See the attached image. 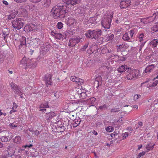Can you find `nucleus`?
Masks as SVG:
<instances>
[{
	"mask_svg": "<svg viewBox=\"0 0 158 158\" xmlns=\"http://www.w3.org/2000/svg\"><path fill=\"white\" fill-rule=\"evenodd\" d=\"M69 9V7L67 8L66 5L56 6L52 8L51 13L55 19L63 18L65 17Z\"/></svg>",
	"mask_w": 158,
	"mask_h": 158,
	"instance_id": "f257e3e1",
	"label": "nucleus"
},
{
	"mask_svg": "<svg viewBox=\"0 0 158 158\" xmlns=\"http://www.w3.org/2000/svg\"><path fill=\"white\" fill-rule=\"evenodd\" d=\"M40 56H39L36 59H30L26 57H23L20 61V63L26 69L27 68H34L37 65L36 60H39L40 59Z\"/></svg>",
	"mask_w": 158,
	"mask_h": 158,
	"instance_id": "f03ea898",
	"label": "nucleus"
},
{
	"mask_svg": "<svg viewBox=\"0 0 158 158\" xmlns=\"http://www.w3.org/2000/svg\"><path fill=\"white\" fill-rule=\"evenodd\" d=\"M14 38L15 45L18 47L19 49L25 50L26 44V38L20 36L18 34H16L14 35Z\"/></svg>",
	"mask_w": 158,
	"mask_h": 158,
	"instance_id": "7ed1b4c3",
	"label": "nucleus"
},
{
	"mask_svg": "<svg viewBox=\"0 0 158 158\" xmlns=\"http://www.w3.org/2000/svg\"><path fill=\"white\" fill-rule=\"evenodd\" d=\"M113 15V12L109 11L104 15L102 21V25L104 28H110Z\"/></svg>",
	"mask_w": 158,
	"mask_h": 158,
	"instance_id": "20e7f679",
	"label": "nucleus"
},
{
	"mask_svg": "<svg viewBox=\"0 0 158 158\" xmlns=\"http://www.w3.org/2000/svg\"><path fill=\"white\" fill-rule=\"evenodd\" d=\"M10 85L15 93L18 94L21 98L23 97V91L21 88L19 87L17 85L13 82L10 83Z\"/></svg>",
	"mask_w": 158,
	"mask_h": 158,
	"instance_id": "39448f33",
	"label": "nucleus"
},
{
	"mask_svg": "<svg viewBox=\"0 0 158 158\" xmlns=\"http://www.w3.org/2000/svg\"><path fill=\"white\" fill-rule=\"evenodd\" d=\"M21 18L16 19L12 22L13 27L16 30H19L22 28L23 23L21 21Z\"/></svg>",
	"mask_w": 158,
	"mask_h": 158,
	"instance_id": "423d86ee",
	"label": "nucleus"
},
{
	"mask_svg": "<svg viewBox=\"0 0 158 158\" xmlns=\"http://www.w3.org/2000/svg\"><path fill=\"white\" fill-rule=\"evenodd\" d=\"M134 34V31L131 30L129 32L124 34L123 35L122 38L124 40L132 42L133 40L132 38Z\"/></svg>",
	"mask_w": 158,
	"mask_h": 158,
	"instance_id": "0eeeda50",
	"label": "nucleus"
},
{
	"mask_svg": "<svg viewBox=\"0 0 158 158\" xmlns=\"http://www.w3.org/2000/svg\"><path fill=\"white\" fill-rule=\"evenodd\" d=\"M94 36L95 39H98V43L102 44L103 42V39L102 37H99L101 34V30L100 29H97L96 30H94Z\"/></svg>",
	"mask_w": 158,
	"mask_h": 158,
	"instance_id": "6e6552de",
	"label": "nucleus"
},
{
	"mask_svg": "<svg viewBox=\"0 0 158 158\" xmlns=\"http://www.w3.org/2000/svg\"><path fill=\"white\" fill-rule=\"evenodd\" d=\"M158 13H156L153 14L152 17H150L147 18H142L141 19V21L143 23L146 24L150 23L156 20V16L158 17Z\"/></svg>",
	"mask_w": 158,
	"mask_h": 158,
	"instance_id": "1a4fd4ad",
	"label": "nucleus"
},
{
	"mask_svg": "<svg viewBox=\"0 0 158 158\" xmlns=\"http://www.w3.org/2000/svg\"><path fill=\"white\" fill-rule=\"evenodd\" d=\"M63 1L70 7L79 3L81 0H63Z\"/></svg>",
	"mask_w": 158,
	"mask_h": 158,
	"instance_id": "9d476101",
	"label": "nucleus"
},
{
	"mask_svg": "<svg viewBox=\"0 0 158 158\" xmlns=\"http://www.w3.org/2000/svg\"><path fill=\"white\" fill-rule=\"evenodd\" d=\"M37 26L34 24H27L24 27V31H37Z\"/></svg>",
	"mask_w": 158,
	"mask_h": 158,
	"instance_id": "9b49d317",
	"label": "nucleus"
},
{
	"mask_svg": "<svg viewBox=\"0 0 158 158\" xmlns=\"http://www.w3.org/2000/svg\"><path fill=\"white\" fill-rule=\"evenodd\" d=\"M50 48L49 45L44 44L41 47L40 51V55L43 56L46 55L49 51Z\"/></svg>",
	"mask_w": 158,
	"mask_h": 158,
	"instance_id": "f8f14e48",
	"label": "nucleus"
},
{
	"mask_svg": "<svg viewBox=\"0 0 158 158\" xmlns=\"http://www.w3.org/2000/svg\"><path fill=\"white\" fill-rule=\"evenodd\" d=\"M18 146L15 145L11 144L9 145L7 147V150L8 153H10V155L12 156L15 152V150Z\"/></svg>",
	"mask_w": 158,
	"mask_h": 158,
	"instance_id": "ddd939ff",
	"label": "nucleus"
},
{
	"mask_svg": "<svg viewBox=\"0 0 158 158\" xmlns=\"http://www.w3.org/2000/svg\"><path fill=\"white\" fill-rule=\"evenodd\" d=\"M52 76L51 74L46 75L44 77L43 80L45 81L46 85L47 86L51 85L52 83Z\"/></svg>",
	"mask_w": 158,
	"mask_h": 158,
	"instance_id": "4468645a",
	"label": "nucleus"
},
{
	"mask_svg": "<svg viewBox=\"0 0 158 158\" xmlns=\"http://www.w3.org/2000/svg\"><path fill=\"white\" fill-rule=\"evenodd\" d=\"M80 38L78 37L71 39L69 40V46L70 47H73L75 46L77 43L80 41Z\"/></svg>",
	"mask_w": 158,
	"mask_h": 158,
	"instance_id": "2eb2a0df",
	"label": "nucleus"
},
{
	"mask_svg": "<svg viewBox=\"0 0 158 158\" xmlns=\"http://www.w3.org/2000/svg\"><path fill=\"white\" fill-rule=\"evenodd\" d=\"M130 1H124L120 2V7L122 9L126 8L130 5Z\"/></svg>",
	"mask_w": 158,
	"mask_h": 158,
	"instance_id": "dca6fc26",
	"label": "nucleus"
},
{
	"mask_svg": "<svg viewBox=\"0 0 158 158\" xmlns=\"http://www.w3.org/2000/svg\"><path fill=\"white\" fill-rule=\"evenodd\" d=\"M75 21V19L70 17L66 18L65 20V23L69 26L73 24Z\"/></svg>",
	"mask_w": 158,
	"mask_h": 158,
	"instance_id": "f3484780",
	"label": "nucleus"
},
{
	"mask_svg": "<svg viewBox=\"0 0 158 158\" xmlns=\"http://www.w3.org/2000/svg\"><path fill=\"white\" fill-rule=\"evenodd\" d=\"M136 71L135 70H131L129 72V73L128 74L127 76V79L128 80H131L136 77Z\"/></svg>",
	"mask_w": 158,
	"mask_h": 158,
	"instance_id": "a211bd4d",
	"label": "nucleus"
},
{
	"mask_svg": "<svg viewBox=\"0 0 158 158\" xmlns=\"http://www.w3.org/2000/svg\"><path fill=\"white\" fill-rule=\"evenodd\" d=\"M25 7V9H24L23 8H21V11H23L22 12V13H26L27 12V10H32L34 9V6L33 5H26Z\"/></svg>",
	"mask_w": 158,
	"mask_h": 158,
	"instance_id": "6ab92c4d",
	"label": "nucleus"
},
{
	"mask_svg": "<svg viewBox=\"0 0 158 158\" xmlns=\"http://www.w3.org/2000/svg\"><path fill=\"white\" fill-rule=\"evenodd\" d=\"M93 48H94V50L92 51V48H91L90 49L87 50V52L88 53L90 54L91 52L94 54H96V55L98 54V48L97 45H94L93 47Z\"/></svg>",
	"mask_w": 158,
	"mask_h": 158,
	"instance_id": "aec40b11",
	"label": "nucleus"
},
{
	"mask_svg": "<svg viewBox=\"0 0 158 158\" xmlns=\"http://www.w3.org/2000/svg\"><path fill=\"white\" fill-rule=\"evenodd\" d=\"M51 35L54 36L55 39L58 40H61L63 38V36L61 34L56 33L53 31L51 32Z\"/></svg>",
	"mask_w": 158,
	"mask_h": 158,
	"instance_id": "412c9836",
	"label": "nucleus"
},
{
	"mask_svg": "<svg viewBox=\"0 0 158 158\" xmlns=\"http://www.w3.org/2000/svg\"><path fill=\"white\" fill-rule=\"evenodd\" d=\"M94 30H89L85 33V35L87 37L91 39H93L94 38Z\"/></svg>",
	"mask_w": 158,
	"mask_h": 158,
	"instance_id": "4be33fe9",
	"label": "nucleus"
},
{
	"mask_svg": "<svg viewBox=\"0 0 158 158\" xmlns=\"http://www.w3.org/2000/svg\"><path fill=\"white\" fill-rule=\"evenodd\" d=\"M155 66L153 64H151L148 66L145 69L144 72L145 73H150L154 69Z\"/></svg>",
	"mask_w": 158,
	"mask_h": 158,
	"instance_id": "5701e85b",
	"label": "nucleus"
},
{
	"mask_svg": "<svg viewBox=\"0 0 158 158\" xmlns=\"http://www.w3.org/2000/svg\"><path fill=\"white\" fill-rule=\"evenodd\" d=\"M32 43H33V46L34 48H35L38 47L40 45V43L39 39L37 38L33 40Z\"/></svg>",
	"mask_w": 158,
	"mask_h": 158,
	"instance_id": "b1692460",
	"label": "nucleus"
},
{
	"mask_svg": "<svg viewBox=\"0 0 158 158\" xmlns=\"http://www.w3.org/2000/svg\"><path fill=\"white\" fill-rule=\"evenodd\" d=\"M158 44V40L156 39L152 40L150 43V46L154 48H156Z\"/></svg>",
	"mask_w": 158,
	"mask_h": 158,
	"instance_id": "393cba45",
	"label": "nucleus"
},
{
	"mask_svg": "<svg viewBox=\"0 0 158 158\" xmlns=\"http://www.w3.org/2000/svg\"><path fill=\"white\" fill-rule=\"evenodd\" d=\"M73 31H70L68 30L65 31L63 33V37L64 39L66 38L67 37H69L71 35H73Z\"/></svg>",
	"mask_w": 158,
	"mask_h": 158,
	"instance_id": "a878e982",
	"label": "nucleus"
},
{
	"mask_svg": "<svg viewBox=\"0 0 158 158\" xmlns=\"http://www.w3.org/2000/svg\"><path fill=\"white\" fill-rule=\"evenodd\" d=\"M111 57L112 59H113L115 61H118L119 60L122 61H124L125 59L124 58H119V56H115L114 55H113L111 56Z\"/></svg>",
	"mask_w": 158,
	"mask_h": 158,
	"instance_id": "bb28decb",
	"label": "nucleus"
},
{
	"mask_svg": "<svg viewBox=\"0 0 158 158\" xmlns=\"http://www.w3.org/2000/svg\"><path fill=\"white\" fill-rule=\"evenodd\" d=\"M154 146V144L150 143L147 144L146 148L148 151L152 150Z\"/></svg>",
	"mask_w": 158,
	"mask_h": 158,
	"instance_id": "cd10ccee",
	"label": "nucleus"
},
{
	"mask_svg": "<svg viewBox=\"0 0 158 158\" xmlns=\"http://www.w3.org/2000/svg\"><path fill=\"white\" fill-rule=\"evenodd\" d=\"M127 67L126 65H122L120 66L118 69V71L119 72H123L127 69Z\"/></svg>",
	"mask_w": 158,
	"mask_h": 158,
	"instance_id": "c85d7f7f",
	"label": "nucleus"
},
{
	"mask_svg": "<svg viewBox=\"0 0 158 158\" xmlns=\"http://www.w3.org/2000/svg\"><path fill=\"white\" fill-rule=\"evenodd\" d=\"M18 107V106L17 105L16 103L15 102H13L12 110L10 112V114H11L13 113H15L17 111L16 109Z\"/></svg>",
	"mask_w": 158,
	"mask_h": 158,
	"instance_id": "c756f323",
	"label": "nucleus"
},
{
	"mask_svg": "<svg viewBox=\"0 0 158 158\" xmlns=\"http://www.w3.org/2000/svg\"><path fill=\"white\" fill-rule=\"evenodd\" d=\"M21 139L20 136L18 135L15 137L14 139V142L17 144H19L21 143Z\"/></svg>",
	"mask_w": 158,
	"mask_h": 158,
	"instance_id": "7c9ffc66",
	"label": "nucleus"
},
{
	"mask_svg": "<svg viewBox=\"0 0 158 158\" xmlns=\"http://www.w3.org/2000/svg\"><path fill=\"white\" fill-rule=\"evenodd\" d=\"M3 34L4 35V39H6V37L9 34V29L7 28H4L2 30Z\"/></svg>",
	"mask_w": 158,
	"mask_h": 158,
	"instance_id": "2f4dec72",
	"label": "nucleus"
},
{
	"mask_svg": "<svg viewBox=\"0 0 158 158\" xmlns=\"http://www.w3.org/2000/svg\"><path fill=\"white\" fill-rule=\"evenodd\" d=\"M50 0H44L42 4L45 7H48L50 6Z\"/></svg>",
	"mask_w": 158,
	"mask_h": 158,
	"instance_id": "473e14b6",
	"label": "nucleus"
},
{
	"mask_svg": "<svg viewBox=\"0 0 158 158\" xmlns=\"http://www.w3.org/2000/svg\"><path fill=\"white\" fill-rule=\"evenodd\" d=\"M55 115V114L54 112L49 113L47 114V118L48 120H50L52 119Z\"/></svg>",
	"mask_w": 158,
	"mask_h": 158,
	"instance_id": "72a5a7b5",
	"label": "nucleus"
},
{
	"mask_svg": "<svg viewBox=\"0 0 158 158\" xmlns=\"http://www.w3.org/2000/svg\"><path fill=\"white\" fill-rule=\"evenodd\" d=\"M75 79V82L77 83L78 85H81L82 83H83V80L82 79L77 77H76Z\"/></svg>",
	"mask_w": 158,
	"mask_h": 158,
	"instance_id": "f704fd0d",
	"label": "nucleus"
},
{
	"mask_svg": "<svg viewBox=\"0 0 158 158\" xmlns=\"http://www.w3.org/2000/svg\"><path fill=\"white\" fill-rule=\"evenodd\" d=\"M144 38L143 34V33H141L139 35L137 40L140 42H141L143 40Z\"/></svg>",
	"mask_w": 158,
	"mask_h": 158,
	"instance_id": "c9c22d12",
	"label": "nucleus"
},
{
	"mask_svg": "<svg viewBox=\"0 0 158 158\" xmlns=\"http://www.w3.org/2000/svg\"><path fill=\"white\" fill-rule=\"evenodd\" d=\"M84 90L82 89L79 88H76L75 91L78 96L83 92Z\"/></svg>",
	"mask_w": 158,
	"mask_h": 158,
	"instance_id": "e433bc0d",
	"label": "nucleus"
},
{
	"mask_svg": "<svg viewBox=\"0 0 158 158\" xmlns=\"http://www.w3.org/2000/svg\"><path fill=\"white\" fill-rule=\"evenodd\" d=\"M87 95L86 94V92L84 90L83 92L79 96L80 98L81 99H83L86 97Z\"/></svg>",
	"mask_w": 158,
	"mask_h": 158,
	"instance_id": "4c0bfd02",
	"label": "nucleus"
},
{
	"mask_svg": "<svg viewBox=\"0 0 158 158\" xmlns=\"http://www.w3.org/2000/svg\"><path fill=\"white\" fill-rule=\"evenodd\" d=\"M1 139V141L3 142H7L10 140V139H9L8 137L6 136H2Z\"/></svg>",
	"mask_w": 158,
	"mask_h": 158,
	"instance_id": "58836bf2",
	"label": "nucleus"
},
{
	"mask_svg": "<svg viewBox=\"0 0 158 158\" xmlns=\"http://www.w3.org/2000/svg\"><path fill=\"white\" fill-rule=\"evenodd\" d=\"M134 132L133 133L131 132H130V133L129 132H126L123 134L122 135L123 137L124 138H126L129 135H131L132 134H134Z\"/></svg>",
	"mask_w": 158,
	"mask_h": 158,
	"instance_id": "ea45409f",
	"label": "nucleus"
},
{
	"mask_svg": "<svg viewBox=\"0 0 158 158\" xmlns=\"http://www.w3.org/2000/svg\"><path fill=\"white\" fill-rule=\"evenodd\" d=\"M114 37V35L112 34L110 35H106V40L107 41H109L112 40L113 39Z\"/></svg>",
	"mask_w": 158,
	"mask_h": 158,
	"instance_id": "a19ab883",
	"label": "nucleus"
},
{
	"mask_svg": "<svg viewBox=\"0 0 158 158\" xmlns=\"http://www.w3.org/2000/svg\"><path fill=\"white\" fill-rule=\"evenodd\" d=\"M77 12L78 13L81 15H83L85 13V11L83 8L81 7L78 9Z\"/></svg>",
	"mask_w": 158,
	"mask_h": 158,
	"instance_id": "79ce46f5",
	"label": "nucleus"
},
{
	"mask_svg": "<svg viewBox=\"0 0 158 158\" xmlns=\"http://www.w3.org/2000/svg\"><path fill=\"white\" fill-rule=\"evenodd\" d=\"M49 106L48 105V102H46L44 103H42L41 104L40 106V108H46L48 107Z\"/></svg>",
	"mask_w": 158,
	"mask_h": 158,
	"instance_id": "37998d69",
	"label": "nucleus"
},
{
	"mask_svg": "<svg viewBox=\"0 0 158 158\" xmlns=\"http://www.w3.org/2000/svg\"><path fill=\"white\" fill-rule=\"evenodd\" d=\"M158 25L154 26L153 27H152L151 29L152 31V33H154V32L158 31Z\"/></svg>",
	"mask_w": 158,
	"mask_h": 158,
	"instance_id": "c03bdc74",
	"label": "nucleus"
},
{
	"mask_svg": "<svg viewBox=\"0 0 158 158\" xmlns=\"http://www.w3.org/2000/svg\"><path fill=\"white\" fill-rule=\"evenodd\" d=\"M106 130L107 132H111L114 131V128L111 126H109L106 128Z\"/></svg>",
	"mask_w": 158,
	"mask_h": 158,
	"instance_id": "a18cd8bd",
	"label": "nucleus"
},
{
	"mask_svg": "<svg viewBox=\"0 0 158 158\" xmlns=\"http://www.w3.org/2000/svg\"><path fill=\"white\" fill-rule=\"evenodd\" d=\"M95 77L96 81H97L98 82L102 81V78L101 76L97 75L95 76Z\"/></svg>",
	"mask_w": 158,
	"mask_h": 158,
	"instance_id": "49530a36",
	"label": "nucleus"
},
{
	"mask_svg": "<svg viewBox=\"0 0 158 158\" xmlns=\"http://www.w3.org/2000/svg\"><path fill=\"white\" fill-rule=\"evenodd\" d=\"M96 100V98L94 97H92L88 100V102L91 104H94Z\"/></svg>",
	"mask_w": 158,
	"mask_h": 158,
	"instance_id": "de8ad7c7",
	"label": "nucleus"
},
{
	"mask_svg": "<svg viewBox=\"0 0 158 158\" xmlns=\"http://www.w3.org/2000/svg\"><path fill=\"white\" fill-rule=\"evenodd\" d=\"M122 107L120 106V107H119L118 108H114L112 109L111 110V111L112 112H118L119 111L121 110V108Z\"/></svg>",
	"mask_w": 158,
	"mask_h": 158,
	"instance_id": "09e8293b",
	"label": "nucleus"
},
{
	"mask_svg": "<svg viewBox=\"0 0 158 158\" xmlns=\"http://www.w3.org/2000/svg\"><path fill=\"white\" fill-rule=\"evenodd\" d=\"M158 83V80H156L155 81L153 82L152 84L148 85V86L149 87H154L157 85Z\"/></svg>",
	"mask_w": 158,
	"mask_h": 158,
	"instance_id": "8fccbe9b",
	"label": "nucleus"
},
{
	"mask_svg": "<svg viewBox=\"0 0 158 158\" xmlns=\"http://www.w3.org/2000/svg\"><path fill=\"white\" fill-rule=\"evenodd\" d=\"M23 148V149H22L20 148H19L16 151H15V154H17L19 153H21L24 150V148Z\"/></svg>",
	"mask_w": 158,
	"mask_h": 158,
	"instance_id": "3c124183",
	"label": "nucleus"
},
{
	"mask_svg": "<svg viewBox=\"0 0 158 158\" xmlns=\"http://www.w3.org/2000/svg\"><path fill=\"white\" fill-rule=\"evenodd\" d=\"M125 46L123 44H122V45H121L118 46V49H119V50L120 51H124V47Z\"/></svg>",
	"mask_w": 158,
	"mask_h": 158,
	"instance_id": "603ef678",
	"label": "nucleus"
},
{
	"mask_svg": "<svg viewBox=\"0 0 158 158\" xmlns=\"http://www.w3.org/2000/svg\"><path fill=\"white\" fill-rule=\"evenodd\" d=\"M145 153L146 152L144 151L139 153L137 156V158H140L141 156L144 155Z\"/></svg>",
	"mask_w": 158,
	"mask_h": 158,
	"instance_id": "864d4df0",
	"label": "nucleus"
},
{
	"mask_svg": "<svg viewBox=\"0 0 158 158\" xmlns=\"http://www.w3.org/2000/svg\"><path fill=\"white\" fill-rule=\"evenodd\" d=\"M57 27L59 29H61L63 26L62 23L61 22H58L57 24Z\"/></svg>",
	"mask_w": 158,
	"mask_h": 158,
	"instance_id": "5fc2aeb1",
	"label": "nucleus"
},
{
	"mask_svg": "<svg viewBox=\"0 0 158 158\" xmlns=\"http://www.w3.org/2000/svg\"><path fill=\"white\" fill-rule=\"evenodd\" d=\"M107 108V107L106 105H104L102 106H100L98 107V110H105Z\"/></svg>",
	"mask_w": 158,
	"mask_h": 158,
	"instance_id": "6e6d98bb",
	"label": "nucleus"
},
{
	"mask_svg": "<svg viewBox=\"0 0 158 158\" xmlns=\"http://www.w3.org/2000/svg\"><path fill=\"white\" fill-rule=\"evenodd\" d=\"M96 20V19L95 17L90 18L89 19V21L90 22V23H94V22H95Z\"/></svg>",
	"mask_w": 158,
	"mask_h": 158,
	"instance_id": "4d7b16f0",
	"label": "nucleus"
},
{
	"mask_svg": "<svg viewBox=\"0 0 158 158\" xmlns=\"http://www.w3.org/2000/svg\"><path fill=\"white\" fill-rule=\"evenodd\" d=\"M141 95L139 94H135L134 97V100L135 101H136L139 98H140Z\"/></svg>",
	"mask_w": 158,
	"mask_h": 158,
	"instance_id": "13d9d810",
	"label": "nucleus"
},
{
	"mask_svg": "<svg viewBox=\"0 0 158 158\" xmlns=\"http://www.w3.org/2000/svg\"><path fill=\"white\" fill-rule=\"evenodd\" d=\"M89 45V43H87L85 44L81 48L82 51H84L88 47Z\"/></svg>",
	"mask_w": 158,
	"mask_h": 158,
	"instance_id": "bf43d9fd",
	"label": "nucleus"
},
{
	"mask_svg": "<svg viewBox=\"0 0 158 158\" xmlns=\"http://www.w3.org/2000/svg\"><path fill=\"white\" fill-rule=\"evenodd\" d=\"M15 122L12 123H10L9 124V126L10 128H14L15 127H17V125H15L14 124Z\"/></svg>",
	"mask_w": 158,
	"mask_h": 158,
	"instance_id": "052dcab7",
	"label": "nucleus"
},
{
	"mask_svg": "<svg viewBox=\"0 0 158 158\" xmlns=\"http://www.w3.org/2000/svg\"><path fill=\"white\" fill-rule=\"evenodd\" d=\"M32 145L31 144H30L29 145H26L22 146V148H24V149L26 148L27 147L30 148L32 146Z\"/></svg>",
	"mask_w": 158,
	"mask_h": 158,
	"instance_id": "680f3d73",
	"label": "nucleus"
},
{
	"mask_svg": "<svg viewBox=\"0 0 158 158\" xmlns=\"http://www.w3.org/2000/svg\"><path fill=\"white\" fill-rule=\"evenodd\" d=\"M27 0H14V1L17 3H22L25 2Z\"/></svg>",
	"mask_w": 158,
	"mask_h": 158,
	"instance_id": "e2e57ef3",
	"label": "nucleus"
},
{
	"mask_svg": "<svg viewBox=\"0 0 158 158\" xmlns=\"http://www.w3.org/2000/svg\"><path fill=\"white\" fill-rule=\"evenodd\" d=\"M14 17L13 16L10 15L8 16L7 18V19L8 20H10L12 19H13Z\"/></svg>",
	"mask_w": 158,
	"mask_h": 158,
	"instance_id": "0e129e2a",
	"label": "nucleus"
},
{
	"mask_svg": "<svg viewBox=\"0 0 158 158\" xmlns=\"http://www.w3.org/2000/svg\"><path fill=\"white\" fill-rule=\"evenodd\" d=\"M127 130L129 131V133H130V132H132V131L133 130V129H132V128L131 127H128L127 128Z\"/></svg>",
	"mask_w": 158,
	"mask_h": 158,
	"instance_id": "69168bd1",
	"label": "nucleus"
},
{
	"mask_svg": "<svg viewBox=\"0 0 158 158\" xmlns=\"http://www.w3.org/2000/svg\"><path fill=\"white\" fill-rule=\"evenodd\" d=\"M76 77L75 76H72L71 77V80L73 82H75V79H76Z\"/></svg>",
	"mask_w": 158,
	"mask_h": 158,
	"instance_id": "338daca9",
	"label": "nucleus"
},
{
	"mask_svg": "<svg viewBox=\"0 0 158 158\" xmlns=\"http://www.w3.org/2000/svg\"><path fill=\"white\" fill-rule=\"evenodd\" d=\"M15 158H21V154H15Z\"/></svg>",
	"mask_w": 158,
	"mask_h": 158,
	"instance_id": "774afa93",
	"label": "nucleus"
}]
</instances>
